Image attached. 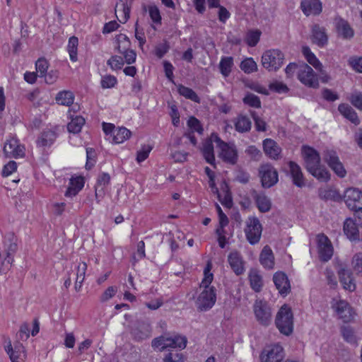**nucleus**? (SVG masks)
Returning a JSON list of instances; mask_svg holds the SVG:
<instances>
[{"mask_svg": "<svg viewBox=\"0 0 362 362\" xmlns=\"http://www.w3.org/2000/svg\"><path fill=\"white\" fill-rule=\"evenodd\" d=\"M85 124V119L81 116H76L72 118L67 124V129L69 132L77 134L81 132L82 127Z\"/></svg>", "mask_w": 362, "mask_h": 362, "instance_id": "79ce46f5", "label": "nucleus"}, {"mask_svg": "<svg viewBox=\"0 0 362 362\" xmlns=\"http://www.w3.org/2000/svg\"><path fill=\"white\" fill-rule=\"evenodd\" d=\"M302 52L308 62L311 64L316 70L323 74V66L318 60L316 56L311 52L310 49L307 47H303Z\"/></svg>", "mask_w": 362, "mask_h": 362, "instance_id": "c9c22d12", "label": "nucleus"}, {"mask_svg": "<svg viewBox=\"0 0 362 362\" xmlns=\"http://www.w3.org/2000/svg\"><path fill=\"white\" fill-rule=\"evenodd\" d=\"M315 177L322 182H327L329 180L330 175L327 170L321 165L317 167L314 170L310 172Z\"/></svg>", "mask_w": 362, "mask_h": 362, "instance_id": "de8ad7c7", "label": "nucleus"}, {"mask_svg": "<svg viewBox=\"0 0 362 362\" xmlns=\"http://www.w3.org/2000/svg\"><path fill=\"white\" fill-rule=\"evenodd\" d=\"M177 91L180 95L184 96L185 98L189 99L197 103H200L199 97L192 88L180 84L177 86Z\"/></svg>", "mask_w": 362, "mask_h": 362, "instance_id": "37998d69", "label": "nucleus"}, {"mask_svg": "<svg viewBox=\"0 0 362 362\" xmlns=\"http://www.w3.org/2000/svg\"><path fill=\"white\" fill-rule=\"evenodd\" d=\"M261 32L259 30H250L246 35L245 41L250 47H255L259 41Z\"/></svg>", "mask_w": 362, "mask_h": 362, "instance_id": "3c124183", "label": "nucleus"}, {"mask_svg": "<svg viewBox=\"0 0 362 362\" xmlns=\"http://www.w3.org/2000/svg\"><path fill=\"white\" fill-rule=\"evenodd\" d=\"M78 44V37L75 36H72L69 40V43L67 46V51L69 54L70 59L72 62H76L78 59L77 57V47Z\"/></svg>", "mask_w": 362, "mask_h": 362, "instance_id": "49530a36", "label": "nucleus"}, {"mask_svg": "<svg viewBox=\"0 0 362 362\" xmlns=\"http://www.w3.org/2000/svg\"><path fill=\"white\" fill-rule=\"evenodd\" d=\"M240 67L246 74H250L257 71V65L252 58H247L243 60Z\"/></svg>", "mask_w": 362, "mask_h": 362, "instance_id": "09e8293b", "label": "nucleus"}, {"mask_svg": "<svg viewBox=\"0 0 362 362\" xmlns=\"http://www.w3.org/2000/svg\"><path fill=\"white\" fill-rule=\"evenodd\" d=\"M219 201L225 207L230 209L233 206V199L230 192L226 190L224 193L223 197L221 198V194H218Z\"/></svg>", "mask_w": 362, "mask_h": 362, "instance_id": "e2e57ef3", "label": "nucleus"}, {"mask_svg": "<svg viewBox=\"0 0 362 362\" xmlns=\"http://www.w3.org/2000/svg\"><path fill=\"white\" fill-rule=\"evenodd\" d=\"M57 138L55 132L48 129L42 132L38 136L36 144L39 147L50 146Z\"/></svg>", "mask_w": 362, "mask_h": 362, "instance_id": "2f4dec72", "label": "nucleus"}, {"mask_svg": "<svg viewBox=\"0 0 362 362\" xmlns=\"http://www.w3.org/2000/svg\"><path fill=\"white\" fill-rule=\"evenodd\" d=\"M110 182V176L107 173H101L98 179L97 183L95 187V196L97 203L100 202V197L105 194V188L109 185Z\"/></svg>", "mask_w": 362, "mask_h": 362, "instance_id": "4be33fe9", "label": "nucleus"}, {"mask_svg": "<svg viewBox=\"0 0 362 362\" xmlns=\"http://www.w3.org/2000/svg\"><path fill=\"white\" fill-rule=\"evenodd\" d=\"M148 11L152 21L156 24H160L161 16L158 8L155 5H150L148 7Z\"/></svg>", "mask_w": 362, "mask_h": 362, "instance_id": "6e6d98bb", "label": "nucleus"}, {"mask_svg": "<svg viewBox=\"0 0 362 362\" xmlns=\"http://www.w3.org/2000/svg\"><path fill=\"white\" fill-rule=\"evenodd\" d=\"M36 70L40 72V76L42 77L45 73H47L48 69V62L45 59H39L35 64Z\"/></svg>", "mask_w": 362, "mask_h": 362, "instance_id": "69168bd1", "label": "nucleus"}, {"mask_svg": "<svg viewBox=\"0 0 362 362\" xmlns=\"http://www.w3.org/2000/svg\"><path fill=\"white\" fill-rule=\"evenodd\" d=\"M183 359L182 354L175 352L169 353L163 358V362H180Z\"/></svg>", "mask_w": 362, "mask_h": 362, "instance_id": "774afa93", "label": "nucleus"}, {"mask_svg": "<svg viewBox=\"0 0 362 362\" xmlns=\"http://www.w3.org/2000/svg\"><path fill=\"white\" fill-rule=\"evenodd\" d=\"M233 66V59L231 57H224L221 58L219 63V69L221 74L227 77L231 72Z\"/></svg>", "mask_w": 362, "mask_h": 362, "instance_id": "a19ab883", "label": "nucleus"}, {"mask_svg": "<svg viewBox=\"0 0 362 362\" xmlns=\"http://www.w3.org/2000/svg\"><path fill=\"white\" fill-rule=\"evenodd\" d=\"M84 183V178L81 176L71 177L69 187L64 194L65 197H75L83 189Z\"/></svg>", "mask_w": 362, "mask_h": 362, "instance_id": "393cba45", "label": "nucleus"}, {"mask_svg": "<svg viewBox=\"0 0 362 362\" xmlns=\"http://www.w3.org/2000/svg\"><path fill=\"white\" fill-rule=\"evenodd\" d=\"M243 103L250 107L259 108L261 107V101L258 96L251 93H247L243 99Z\"/></svg>", "mask_w": 362, "mask_h": 362, "instance_id": "8fccbe9b", "label": "nucleus"}, {"mask_svg": "<svg viewBox=\"0 0 362 362\" xmlns=\"http://www.w3.org/2000/svg\"><path fill=\"white\" fill-rule=\"evenodd\" d=\"M298 79L305 86L313 88L319 87V81L313 69L306 64L299 65Z\"/></svg>", "mask_w": 362, "mask_h": 362, "instance_id": "6e6552de", "label": "nucleus"}, {"mask_svg": "<svg viewBox=\"0 0 362 362\" xmlns=\"http://www.w3.org/2000/svg\"><path fill=\"white\" fill-rule=\"evenodd\" d=\"M288 165L293 183L298 187H304L305 185V180L300 167L293 161H289Z\"/></svg>", "mask_w": 362, "mask_h": 362, "instance_id": "5701e85b", "label": "nucleus"}, {"mask_svg": "<svg viewBox=\"0 0 362 362\" xmlns=\"http://www.w3.org/2000/svg\"><path fill=\"white\" fill-rule=\"evenodd\" d=\"M344 202L351 210L356 211L362 208V192L355 188H349L344 192Z\"/></svg>", "mask_w": 362, "mask_h": 362, "instance_id": "f8f14e48", "label": "nucleus"}, {"mask_svg": "<svg viewBox=\"0 0 362 362\" xmlns=\"http://www.w3.org/2000/svg\"><path fill=\"white\" fill-rule=\"evenodd\" d=\"M188 127L191 129L192 133L196 132L199 134L203 133V128L200 122L194 117H191L187 122Z\"/></svg>", "mask_w": 362, "mask_h": 362, "instance_id": "13d9d810", "label": "nucleus"}, {"mask_svg": "<svg viewBox=\"0 0 362 362\" xmlns=\"http://www.w3.org/2000/svg\"><path fill=\"white\" fill-rule=\"evenodd\" d=\"M336 28L338 35L343 39L349 40L354 35V31L348 21L341 18L336 19Z\"/></svg>", "mask_w": 362, "mask_h": 362, "instance_id": "a878e982", "label": "nucleus"}, {"mask_svg": "<svg viewBox=\"0 0 362 362\" xmlns=\"http://www.w3.org/2000/svg\"><path fill=\"white\" fill-rule=\"evenodd\" d=\"M259 262L265 269H272L274 268V257L272 249L268 245L263 247L259 255Z\"/></svg>", "mask_w": 362, "mask_h": 362, "instance_id": "c756f323", "label": "nucleus"}, {"mask_svg": "<svg viewBox=\"0 0 362 362\" xmlns=\"http://www.w3.org/2000/svg\"><path fill=\"white\" fill-rule=\"evenodd\" d=\"M284 358V349L279 344L267 346L259 355L261 362H281Z\"/></svg>", "mask_w": 362, "mask_h": 362, "instance_id": "0eeeda50", "label": "nucleus"}, {"mask_svg": "<svg viewBox=\"0 0 362 362\" xmlns=\"http://www.w3.org/2000/svg\"><path fill=\"white\" fill-rule=\"evenodd\" d=\"M339 112L355 125L360 124V119L356 111L348 104L341 103L338 106Z\"/></svg>", "mask_w": 362, "mask_h": 362, "instance_id": "7c9ffc66", "label": "nucleus"}, {"mask_svg": "<svg viewBox=\"0 0 362 362\" xmlns=\"http://www.w3.org/2000/svg\"><path fill=\"white\" fill-rule=\"evenodd\" d=\"M107 64L111 67L112 69L119 70L122 68L124 64V61L123 57L115 55L108 59Z\"/></svg>", "mask_w": 362, "mask_h": 362, "instance_id": "864d4df0", "label": "nucleus"}, {"mask_svg": "<svg viewBox=\"0 0 362 362\" xmlns=\"http://www.w3.org/2000/svg\"><path fill=\"white\" fill-rule=\"evenodd\" d=\"M270 90L278 93H285L288 91V86L282 82L275 81L269 84Z\"/></svg>", "mask_w": 362, "mask_h": 362, "instance_id": "052dcab7", "label": "nucleus"}, {"mask_svg": "<svg viewBox=\"0 0 362 362\" xmlns=\"http://www.w3.org/2000/svg\"><path fill=\"white\" fill-rule=\"evenodd\" d=\"M5 351L9 356L11 362H23L26 358L25 347L20 342L15 344L14 348L11 345V341L5 346Z\"/></svg>", "mask_w": 362, "mask_h": 362, "instance_id": "a211bd4d", "label": "nucleus"}, {"mask_svg": "<svg viewBox=\"0 0 362 362\" xmlns=\"http://www.w3.org/2000/svg\"><path fill=\"white\" fill-rule=\"evenodd\" d=\"M312 41L320 47L325 46L328 42L326 29L319 25H314L312 28Z\"/></svg>", "mask_w": 362, "mask_h": 362, "instance_id": "412c9836", "label": "nucleus"}, {"mask_svg": "<svg viewBox=\"0 0 362 362\" xmlns=\"http://www.w3.org/2000/svg\"><path fill=\"white\" fill-rule=\"evenodd\" d=\"M351 264L355 272L362 275V252H358L354 255Z\"/></svg>", "mask_w": 362, "mask_h": 362, "instance_id": "5fc2aeb1", "label": "nucleus"}, {"mask_svg": "<svg viewBox=\"0 0 362 362\" xmlns=\"http://www.w3.org/2000/svg\"><path fill=\"white\" fill-rule=\"evenodd\" d=\"M251 115L255 121V129L258 132L266 131V122L262 119L255 112H251Z\"/></svg>", "mask_w": 362, "mask_h": 362, "instance_id": "680f3d73", "label": "nucleus"}, {"mask_svg": "<svg viewBox=\"0 0 362 362\" xmlns=\"http://www.w3.org/2000/svg\"><path fill=\"white\" fill-rule=\"evenodd\" d=\"M324 160L333 171L340 177H344L346 171L343 164L340 162L337 153L332 150H326L324 152Z\"/></svg>", "mask_w": 362, "mask_h": 362, "instance_id": "ddd939ff", "label": "nucleus"}, {"mask_svg": "<svg viewBox=\"0 0 362 362\" xmlns=\"http://www.w3.org/2000/svg\"><path fill=\"white\" fill-rule=\"evenodd\" d=\"M130 7L122 0L116 4L115 14L118 21L125 23L129 18Z\"/></svg>", "mask_w": 362, "mask_h": 362, "instance_id": "72a5a7b5", "label": "nucleus"}, {"mask_svg": "<svg viewBox=\"0 0 362 362\" xmlns=\"http://www.w3.org/2000/svg\"><path fill=\"white\" fill-rule=\"evenodd\" d=\"M259 175L261 179L262 185L264 188H269L274 186L279 180L276 170L268 163L260 165Z\"/></svg>", "mask_w": 362, "mask_h": 362, "instance_id": "1a4fd4ad", "label": "nucleus"}, {"mask_svg": "<svg viewBox=\"0 0 362 362\" xmlns=\"http://www.w3.org/2000/svg\"><path fill=\"white\" fill-rule=\"evenodd\" d=\"M251 121L245 115H239L235 122V130L238 132H247L251 129Z\"/></svg>", "mask_w": 362, "mask_h": 362, "instance_id": "4c0bfd02", "label": "nucleus"}, {"mask_svg": "<svg viewBox=\"0 0 362 362\" xmlns=\"http://www.w3.org/2000/svg\"><path fill=\"white\" fill-rule=\"evenodd\" d=\"M339 281L343 285L344 289L352 291L355 289L356 285L353 282V279L351 277V272L345 269L344 268H341L338 271Z\"/></svg>", "mask_w": 362, "mask_h": 362, "instance_id": "473e14b6", "label": "nucleus"}, {"mask_svg": "<svg viewBox=\"0 0 362 362\" xmlns=\"http://www.w3.org/2000/svg\"><path fill=\"white\" fill-rule=\"evenodd\" d=\"M348 63L354 70L362 73V57H351L349 59Z\"/></svg>", "mask_w": 362, "mask_h": 362, "instance_id": "bf43d9fd", "label": "nucleus"}, {"mask_svg": "<svg viewBox=\"0 0 362 362\" xmlns=\"http://www.w3.org/2000/svg\"><path fill=\"white\" fill-rule=\"evenodd\" d=\"M254 199L259 211L262 213L268 212L272 208L270 199L264 193H255Z\"/></svg>", "mask_w": 362, "mask_h": 362, "instance_id": "f704fd0d", "label": "nucleus"}, {"mask_svg": "<svg viewBox=\"0 0 362 362\" xmlns=\"http://www.w3.org/2000/svg\"><path fill=\"white\" fill-rule=\"evenodd\" d=\"M166 341L168 344H170L168 345V348H179L182 349L186 347L187 340L185 337L176 335L173 337H168Z\"/></svg>", "mask_w": 362, "mask_h": 362, "instance_id": "a18cd8bd", "label": "nucleus"}, {"mask_svg": "<svg viewBox=\"0 0 362 362\" xmlns=\"http://www.w3.org/2000/svg\"><path fill=\"white\" fill-rule=\"evenodd\" d=\"M131 136V132L125 127H118L113 131L112 141L115 144H121L128 139Z\"/></svg>", "mask_w": 362, "mask_h": 362, "instance_id": "ea45409f", "label": "nucleus"}, {"mask_svg": "<svg viewBox=\"0 0 362 362\" xmlns=\"http://www.w3.org/2000/svg\"><path fill=\"white\" fill-rule=\"evenodd\" d=\"M214 138H212L211 134V136L203 142L202 148V153L204 159L211 165H215V156L213 145V142H214Z\"/></svg>", "mask_w": 362, "mask_h": 362, "instance_id": "bb28decb", "label": "nucleus"}, {"mask_svg": "<svg viewBox=\"0 0 362 362\" xmlns=\"http://www.w3.org/2000/svg\"><path fill=\"white\" fill-rule=\"evenodd\" d=\"M151 333V325L146 321L136 322L131 330V334L134 339L139 341L150 337Z\"/></svg>", "mask_w": 362, "mask_h": 362, "instance_id": "dca6fc26", "label": "nucleus"}, {"mask_svg": "<svg viewBox=\"0 0 362 362\" xmlns=\"http://www.w3.org/2000/svg\"><path fill=\"white\" fill-rule=\"evenodd\" d=\"M339 319L344 322L352 321L356 315L353 308L345 300H339L333 305Z\"/></svg>", "mask_w": 362, "mask_h": 362, "instance_id": "4468645a", "label": "nucleus"}, {"mask_svg": "<svg viewBox=\"0 0 362 362\" xmlns=\"http://www.w3.org/2000/svg\"><path fill=\"white\" fill-rule=\"evenodd\" d=\"M245 237L251 245H255L259 242L262 226L259 220L255 216H250L245 221V228L244 230Z\"/></svg>", "mask_w": 362, "mask_h": 362, "instance_id": "39448f33", "label": "nucleus"}, {"mask_svg": "<svg viewBox=\"0 0 362 362\" xmlns=\"http://www.w3.org/2000/svg\"><path fill=\"white\" fill-rule=\"evenodd\" d=\"M212 263L209 261L204 269V279L200 284L202 291L199 295L196 303L199 310L206 311L211 309L216 301V290L211 286L214 274L211 272Z\"/></svg>", "mask_w": 362, "mask_h": 362, "instance_id": "f257e3e1", "label": "nucleus"}, {"mask_svg": "<svg viewBox=\"0 0 362 362\" xmlns=\"http://www.w3.org/2000/svg\"><path fill=\"white\" fill-rule=\"evenodd\" d=\"M212 138L220 149L219 156L229 164L234 165L238 161V151L234 144L226 143L221 139L218 134L213 133Z\"/></svg>", "mask_w": 362, "mask_h": 362, "instance_id": "7ed1b4c3", "label": "nucleus"}, {"mask_svg": "<svg viewBox=\"0 0 362 362\" xmlns=\"http://www.w3.org/2000/svg\"><path fill=\"white\" fill-rule=\"evenodd\" d=\"M273 281L279 293L286 296L291 291V285L286 274L282 272H276Z\"/></svg>", "mask_w": 362, "mask_h": 362, "instance_id": "aec40b11", "label": "nucleus"}, {"mask_svg": "<svg viewBox=\"0 0 362 362\" xmlns=\"http://www.w3.org/2000/svg\"><path fill=\"white\" fill-rule=\"evenodd\" d=\"M249 280L250 286L255 292H259L263 286L262 276L257 271L251 270L249 274Z\"/></svg>", "mask_w": 362, "mask_h": 362, "instance_id": "58836bf2", "label": "nucleus"}, {"mask_svg": "<svg viewBox=\"0 0 362 362\" xmlns=\"http://www.w3.org/2000/svg\"><path fill=\"white\" fill-rule=\"evenodd\" d=\"M117 83V78L114 76L107 75L103 77L101 86L103 88H110Z\"/></svg>", "mask_w": 362, "mask_h": 362, "instance_id": "0e129e2a", "label": "nucleus"}, {"mask_svg": "<svg viewBox=\"0 0 362 362\" xmlns=\"http://www.w3.org/2000/svg\"><path fill=\"white\" fill-rule=\"evenodd\" d=\"M4 153L8 158H22L25 156V147L14 137L8 139L4 146Z\"/></svg>", "mask_w": 362, "mask_h": 362, "instance_id": "9b49d317", "label": "nucleus"}, {"mask_svg": "<svg viewBox=\"0 0 362 362\" xmlns=\"http://www.w3.org/2000/svg\"><path fill=\"white\" fill-rule=\"evenodd\" d=\"M344 233L350 240H359V231L357 224L351 218H346L344 223Z\"/></svg>", "mask_w": 362, "mask_h": 362, "instance_id": "c85d7f7f", "label": "nucleus"}, {"mask_svg": "<svg viewBox=\"0 0 362 362\" xmlns=\"http://www.w3.org/2000/svg\"><path fill=\"white\" fill-rule=\"evenodd\" d=\"M55 100L58 105L70 106L74 103V95L70 90H62L57 94Z\"/></svg>", "mask_w": 362, "mask_h": 362, "instance_id": "e433bc0d", "label": "nucleus"}, {"mask_svg": "<svg viewBox=\"0 0 362 362\" xmlns=\"http://www.w3.org/2000/svg\"><path fill=\"white\" fill-rule=\"evenodd\" d=\"M300 7L306 16L318 15L322 12V3L320 0H303Z\"/></svg>", "mask_w": 362, "mask_h": 362, "instance_id": "b1692460", "label": "nucleus"}, {"mask_svg": "<svg viewBox=\"0 0 362 362\" xmlns=\"http://www.w3.org/2000/svg\"><path fill=\"white\" fill-rule=\"evenodd\" d=\"M341 336L344 341L351 344H357V338L353 328L350 326H342L340 329Z\"/></svg>", "mask_w": 362, "mask_h": 362, "instance_id": "c03bdc74", "label": "nucleus"}, {"mask_svg": "<svg viewBox=\"0 0 362 362\" xmlns=\"http://www.w3.org/2000/svg\"><path fill=\"white\" fill-rule=\"evenodd\" d=\"M293 317L291 308L284 304L278 311L275 324L281 333L289 335L293 329Z\"/></svg>", "mask_w": 362, "mask_h": 362, "instance_id": "f03ea898", "label": "nucleus"}, {"mask_svg": "<svg viewBox=\"0 0 362 362\" xmlns=\"http://www.w3.org/2000/svg\"><path fill=\"white\" fill-rule=\"evenodd\" d=\"M4 247V252L6 254L4 262H6L9 264H12L13 262V255L18 250L17 240L13 234H8L5 236Z\"/></svg>", "mask_w": 362, "mask_h": 362, "instance_id": "f3484780", "label": "nucleus"}, {"mask_svg": "<svg viewBox=\"0 0 362 362\" xmlns=\"http://www.w3.org/2000/svg\"><path fill=\"white\" fill-rule=\"evenodd\" d=\"M168 337L161 336L156 338L152 341V346L155 348H160V350H164L168 348L169 344L167 343Z\"/></svg>", "mask_w": 362, "mask_h": 362, "instance_id": "338daca9", "label": "nucleus"}, {"mask_svg": "<svg viewBox=\"0 0 362 362\" xmlns=\"http://www.w3.org/2000/svg\"><path fill=\"white\" fill-rule=\"evenodd\" d=\"M348 99L355 107L362 110V92L355 90L351 93Z\"/></svg>", "mask_w": 362, "mask_h": 362, "instance_id": "603ef678", "label": "nucleus"}, {"mask_svg": "<svg viewBox=\"0 0 362 362\" xmlns=\"http://www.w3.org/2000/svg\"><path fill=\"white\" fill-rule=\"evenodd\" d=\"M319 258L322 262L329 261L333 255V247L327 236L323 233L317 235Z\"/></svg>", "mask_w": 362, "mask_h": 362, "instance_id": "9d476101", "label": "nucleus"}, {"mask_svg": "<svg viewBox=\"0 0 362 362\" xmlns=\"http://www.w3.org/2000/svg\"><path fill=\"white\" fill-rule=\"evenodd\" d=\"M228 262L236 275L239 276L245 272V262L239 252L235 250L230 252L228 255Z\"/></svg>", "mask_w": 362, "mask_h": 362, "instance_id": "6ab92c4d", "label": "nucleus"}, {"mask_svg": "<svg viewBox=\"0 0 362 362\" xmlns=\"http://www.w3.org/2000/svg\"><path fill=\"white\" fill-rule=\"evenodd\" d=\"M284 54L279 49H269L262 56V65L269 71H276L283 65Z\"/></svg>", "mask_w": 362, "mask_h": 362, "instance_id": "20e7f679", "label": "nucleus"}, {"mask_svg": "<svg viewBox=\"0 0 362 362\" xmlns=\"http://www.w3.org/2000/svg\"><path fill=\"white\" fill-rule=\"evenodd\" d=\"M264 151L270 158L277 160L281 151V148L276 141L271 139H266L263 141Z\"/></svg>", "mask_w": 362, "mask_h": 362, "instance_id": "cd10ccee", "label": "nucleus"}, {"mask_svg": "<svg viewBox=\"0 0 362 362\" xmlns=\"http://www.w3.org/2000/svg\"><path fill=\"white\" fill-rule=\"evenodd\" d=\"M152 150V147L149 145H144L141 146V149L137 151L136 153V161L138 163H141L145 160Z\"/></svg>", "mask_w": 362, "mask_h": 362, "instance_id": "4d7b16f0", "label": "nucleus"}, {"mask_svg": "<svg viewBox=\"0 0 362 362\" xmlns=\"http://www.w3.org/2000/svg\"><path fill=\"white\" fill-rule=\"evenodd\" d=\"M253 311L257 321L263 326H268L272 322V308L267 302L256 300L253 305Z\"/></svg>", "mask_w": 362, "mask_h": 362, "instance_id": "423d86ee", "label": "nucleus"}, {"mask_svg": "<svg viewBox=\"0 0 362 362\" xmlns=\"http://www.w3.org/2000/svg\"><path fill=\"white\" fill-rule=\"evenodd\" d=\"M302 153L305 160V168L309 173L320 165V156L314 148L304 146Z\"/></svg>", "mask_w": 362, "mask_h": 362, "instance_id": "2eb2a0df", "label": "nucleus"}]
</instances>
